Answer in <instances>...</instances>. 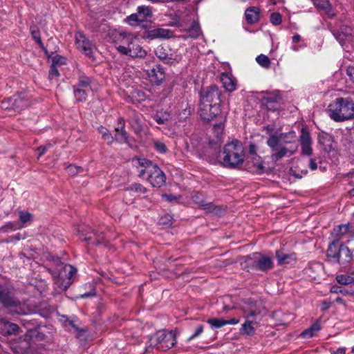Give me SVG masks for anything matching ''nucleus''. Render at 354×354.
Listing matches in <instances>:
<instances>
[{
    "label": "nucleus",
    "instance_id": "nucleus-52",
    "mask_svg": "<svg viewBox=\"0 0 354 354\" xmlns=\"http://www.w3.org/2000/svg\"><path fill=\"white\" fill-rule=\"evenodd\" d=\"M50 145H46V146H40L39 147L37 150L39 151V153H38V156H37V158L39 159L42 155H44L46 150H47V148L48 147H50Z\"/></svg>",
    "mask_w": 354,
    "mask_h": 354
},
{
    "label": "nucleus",
    "instance_id": "nucleus-17",
    "mask_svg": "<svg viewBox=\"0 0 354 354\" xmlns=\"http://www.w3.org/2000/svg\"><path fill=\"white\" fill-rule=\"evenodd\" d=\"M275 257L277 264L279 266L287 267L294 265L297 261V257L295 253H286L282 250H277Z\"/></svg>",
    "mask_w": 354,
    "mask_h": 354
},
{
    "label": "nucleus",
    "instance_id": "nucleus-16",
    "mask_svg": "<svg viewBox=\"0 0 354 354\" xmlns=\"http://www.w3.org/2000/svg\"><path fill=\"white\" fill-rule=\"evenodd\" d=\"M155 54L161 61L167 64H172L180 60V56L173 53H169L167 49L162 46L157 47L155 50Z\"/></svg>",
    "mask_w": 354,
    "mask_h": 354
},
{
    "label": "nucleus",
    "instance_id": "nucleus-51",
    "mask_svg": "<svg viewBox=\"0 0 354 354\" xmlns=\"http://www.w3.org/2000/svg\"><path fill=\"white\" fill-rule=\"evenodd\" d=\"M154 120L159 124H165L167 121V118L165 116H160L158 114H156L154 116Z\"/></svg>",
    "mask_w": 354,
    "mask_h": 354
},
{
    "label": "nucleus",
    "instance_id": "nucleus-61",
    "mask_svg": "<svg viewBox=\"0 0 354 354\" xmlns=\"http://www.w3.org/2000/svg\"><path fill=\"white\" fill-rule=\"evenodd\" d=\"M53 59H55L57 61V62L55 63V66L58 64H64V58H62V57H59V58L54 57Z\"/></svg>",
    "mask_w": 354,
    "mask_h": 354
},
{
    "label": "nucleus",
    "instance_id": "nucleus-11",
    "mask_svg": "<svg viewBox=\"0 0 354 354\" xmlns=\"http://www.w3.org/2000/svg\"><path fill=\"white\" fill-rule=\"evenodd\" d=\"M129 42L131 44L130 48L125 47V46H117V50L122 55H128L132 58H143L146 56V50L138 44L137 39L136 41Z\"/></svg>",
    "mask_w": 354,
    "mask_h": 354
},
{
    "label": "nucleus",
    "instance_id": "nucleus-59",
    "mask_svg": "<svg viewBox=\"0 0 354 354\" xmlns=\"http://www.w3.org/2000/svg\"><path fill=\"white\" fill-rule=\"evenodd\" d=\"M333 354H345V348H339L337 351L333 352Z\"/></svg>",
    "mask_w": 354,
    "mask_h": 354
},
{
    "label": "nucleus",
    "instance_id": "nucleus-6",
    "mask_svg": "<svg viewBox=\"0 0 354 354\" xmlns=\"http://www.w3.org/2000/svg\"><path fill=\"white\" fill-rule=\"evenodd\" d=\"M150 346L160 351H167L176 344V333L165 330L156 332L149 339Z\"/></svg>",
    "mask_w": 354,
    "mask_h": 354
},
{
    "label": "nucleus",
    "instance_id": "nucleus-46",
    "mask_svg": "<svg viewBox=\"0 0 354 354\" xmlns=\"http://www.w3.org/2000/svg\"><path fill=\"white\" fill-rule=\"evenodd\" d=\"M83 171V169L80 167H77L73 165H71L66 167V171L68 175L75 176Z\"/></svg>",
    "mask_w": 354,
    "mask_h": 354
},
{
    "label": "nucleus",
    "instance_id": "nucleus-47",
    "mask_svg": "<svg viewBox=\"0 0 354 354\" xmlns=\"http://www.w3.org/2000/svg\"><path fill=\"white\" fill-rule=\"evenodd\" d=\"M57 61L55 59L53 60V64L50 66V68L49 71V78L50 80L54 79L55 77H57L59 75V73L58 72V70L57 69V66H55V63Z\"/></svg>",
    "mask_w": 354,
    "mask_h": 354
},
{
    "label": "nucleus",
    "instance_id": "nucleus-29",
    "mask_svg": "<svg viewBox=\"0 0 354 354\" xmlns=\"http://www.w3.org/2000/svg\"><path fill=\"white\" fill-rule=\"evenodd\" d=\"M314 6L324 13L328 16H333L334 14L332 12L331 5L328 0H312Z\"/></svg>",
    "mask_w": 354,
    "mask_h": 354
},
{
    "label": "nucleus",
    "instance_id": "nucleus-35",
    "mask_svg": "<svg viewBox=\"0 0 354 354\" xmlns=\"http://www.w3.org/2000/svg\"><path fill=\"white\" fill-rule=\"evenodd\" d=\"M91 79L85 75H80L78 79V83L75 87L81 88H85L86 90L90 91L91 90Z\"/></svg>",
    "mask_w": 354,
    "mask_h": 354
},
{
    "label": "nucleus",
    "instance_id": "nucleus-38",
    "mask_svg": "<svg viewBox=\"0 0 354 354\" xmlns=\"http://www.w3.org/2000/svg\"><path fill=\"white\" fill-rule=\"evenodd\" d=\"M201 33V28L196 22H194L187 30V36L192 39H196Z\"/></svg>",
    "mask_w": 354,
    "mask_h": 354
},
{
    "label": "nucleus",
    "instance_id": "nucleus-2",
    "mask_svg": "<svg viewBox=\"0 0 354 354\" xmlns=\"http://www.w3.org/2000/svg\"><path fill=\"white\" fill-rule=\"evenodd\" d=\"M245 156L241 142L233 140L223 147L221 153V165L226 168H239L244 162Z\"/></svg>",
    "mask_w": 354,
    "mask_h": 354
},
{
    "label": "nucleus",
    "instance_id": "nucleus-14",
    "mask_svg": "<svg viewBox=\"0 0 354 354\" xmlns=\"http://www.w3.org/2000/svg\"><path fill=\"white\" fill-rule=\"evenodd\" d=\"M220 113V104H207L200 106V115L203 120H212Z\"/></svg>",
    "mask_w": 354,
    "mask_h": 354
},
{
    "label": "nucleus",
    "instance_id": "nucleus-23",
    "mask_svg": "<svg viewBox=\"0 0 354 354\" xmlns=\"http://www.w3.org/2000/svg\"><path fill=\"white\" fill-rule=\"evenodd\" d=\"M257 315V313L254 310L250 311L249 315L246 317L247 320L242 324L240 328V333L241 335H245L252 336L254 334L255 330L252 326L254 320L253 319H249L250 317H254Z\"/></svg>",
    "mask_w": 354,
    "mask_h": 354
},
{
    "label": "nucleus",
    "instance_id": "nucleus-34",
    "mask_svg": "<svg viewBox=\"0 0 354 354\" xmlns=\"http://www.w3.org/2000/svg\"><path fill=\"white\" fill-rule=\"evenodd\" d=\"M89 91L74 86V95L77 102H84L87 97V93Z\"/></svg>",
    "mask_w": 354,
    "mask_h": 354
},
{
    "label": "nucleus",
    "instance_id": "nucleus-19",
    "mask_svg": "<svg viewBox=\"0 0 354 354\" xmlns=\"http://www.w3.org/2000/svg\"><path fill=\"white\" fill-rule=\"evenodd\" d=\"M299 142L301 147V154L308 156H310L313 152L311 147L312 140L310 133L304 129H301Z\"/></svg>",
    "mask_w": 354,
    "mask_h": 354
},
{
    "label": "nucleus",
    "instance_id": "nucleus-57",
    "mask_svg": "<svg viewBox=\"0 0 354 354\" xmlns=\"http://www.w3.org/2000/svg\"><path fill=\"white\" fill-rule=\"evenodd\" d=\"M162 198L169 202L176 200V196H174L172 195H169V194H163Z\"/></svg>",
    "mask_w": 354,
    "mask_h": 354
},
{
    "label": "nucleus",
    "instance_id": "nucleus-40",
    "mask_svg": "<svg viewBox=\"0 0 354 354\" xmlns=\"http://www.w3.org/2000/svg\"><path fill=\"white\" fill-rule=\"evenodd\" d=\"M207 322L212 329L220 328L225 326V319H223L210 318L207 320Z\"/></svg>",
    "mask_w": 354,
    "mask_h": 354
},
{
    "label": "nucleus",
    "instance_id": "nucleus-31",
    "mask_svg": "<svg viewBox=\"0 0 354 354\" xmlns=\"http://www.w3.org/2000/svg\"><path fill=\"white\" fill-rule=\"evenodd\" d=\"M141 117L142 115L140 114L133 113L129 120L132 129L136 134L140 133L142 129Z\"/></svg>",
    "mask_w": 354,
    "mask_h": 354
},
{
    "label": "nucleus",
    "instance_id": "nucleus-43",
    "mask_svg": "<svg viewBox=\"0 0 354 354\" xmlns=\"http://www.w3.org/2000/svg\"><path fill=\"white\" fill-rule=\"evenodd\" d=\"M129 190L136 192L138 196L145 194L147 192V189L140 184L132 185Z\"/></svg>",
    "mask_w": 354,
    "mask_h": 354
},
{
    "label": "nucleus",
    "instance_id": "nucleus-25",
    "mask_svg": "<svg viewBox=\"0 0 354 354\" xmlns=\"http://www.w3.org/2000/svg\"><path fill=\"white\" fill-rule=\"evenodd\" d=\"M352 231V226L350 223L342 224L335 226L332 232V235L335 238V241L339 242L342 236Z\"/></svg>",
    "mask_w": 354,
    "mask_h": 354
},
{
    "label": "nucleus",
    "instance_id": "nucleus-13",
    "mask_svg": "<svg viewBox=\"0 0 354 354\" xmlns=\"http://www.w3.org/2000/svg\"><path fill=\"white\" fill-rule=\"evenodd\" d=\"M75 44L78 49L86 55H91L95 48V45L81 32L75 34Z\"/></svg>",
    "mask_w": 354,
    "mask_h": 354
},
{
    "label": "nucleus",
    "instance_id": "nucleus-26",
    "mask_svg": "<svg viewBox=\"0 0 354 354\" xmlns=\"http://www.w3.org/2000/svg\"><path fill=\"white\" fill-rule=\"evenodd\" d=\"M245 17L248 24H253L259 21L260 10L258 7L251 6L245 11Z\"/></svg>",
    "mask_w": 354,
    "mask_h": 354
},
{
    "label": "nucleus",
    "instance_id": "nucleus-60",
    "mask_svg": "<svg viewBox=\"0 0 354 354\" xmlns=\"http://www.w3.org/2000/svg\"><path fill=\"white\" fill-rule=\"evenodd\" d=\"M330 292L337 293L338 292H342V290H341V288L339 287L333 286L331 288Z\"/></svg>",
    "mask_w": 354,
    "mask_h": 354
},
{
    "label": "nucleus",
    "instance_id": "nucleus-18",
    "mask_svg": "<svg viewBox=\"0 0 354 354\" xmlns=\"http://www.w3.org/2000/svg\"><path fill=\"white\" fill-rule=\"evenodd\" d=\"M280 95L278 92L267 93L262 97V103L268 111H275L278 109L277 104L280 100Z\"/></svg>",
    "mask_w": 354,
    "mask_h": 354
},
{
    "label": "nucleus",
    "instance_id": "nucleus-33",
    "mask_svg": "<svg viewBox=\"0 0 354 354\" xmlns=\"http://www.w3.org/2000/svg\"><path fill=\"white\" fill-rule=\"evenodd\" d=\"M338 242L333 241L328 246L327 250V257L330 258L333 262L337 261V256H338V249L337 248Z\"/></svg>",
    "mask_w": 354,
    "mask_h": 354
},
{
    "label": "nucleus",
    "instance_id": "nucleus-30",
    "mask_svg": "<svg viewBox=\"0 0 354 354\" xmlns=\"http://www.w3.org/2000/svg\"><path fill=\"white\" fill-rule=\"evenodd\" d=\"M321 329V324L319 321H316L309 328L304 330L301 333V337L304 339H310L315 337L318 331Z\"/></svg>",
    "mask_w": 354,
    "mask_h": 354
},
{
    "label": "nucleus",
    "instance_id": "nucleus-37",
    "mask_svg": "<svg viewBox=\"0 0 354 354\" xmlns=\"http://www.w3.org/2000/svg\"><path fill=\"white\" fill-rule=\"evenodd\" d=\"M98 132L102 135L103 139L106 142L108 145H111L113 143L114 138L106 128L100 126L98 128Z\"/></svg>",
    "mask_w": 354,
    "mask_h": 354
},
{
    "label": "nucleus",
    "instance_id": "nucleus-53",
    "mask_svg": "<svg viewBox=\"0 0 354 354\" xmlns=\"http://www.w3.org/2000/svg\"><path fill=\"white\" fill-rule=\"evenodd\" d=\"M309 167L311 170H316L317 168L316 160L313 158H310L309 160Z\"/></svg>",
    "mask_w": 354,
    "mask_h": 354
},
{
    "label": "nucleus",
    "instance_id": "nucleus-49",
    "mask_svg": "<svg viewBox=\"0 0 354 354\" xmlns=\"http://www.w3.org/2000/svg\"><path fill=\"white\" fill-rule=\"evenodd\" d=\"M282 18L281 14L279 12H273L270 15V22L274 26H278L281 23Z\"/></svg>",
    "mask_w": 354,
    "mask_h": 354
},
{
    "label": "nucleus",
    "instance_id": "nucleus-20",
    "mask_svg": "<svg viewBox=\"0 0 354 354\" xmlns=\"http://www.w3.org/2000/svg\"><path fill=\"white\" fill-rule=\"evenodd\" d=\"M0 330L3 335L8 336L17 334L19 327L17 324L10 322L4 318H0Z\"/></svg>",
    "mask_w": 354,
    "mask_h": 354
},
{
    "label": "nucleus",
    "instance_id": "nucleus-45",
    "mask_svg": "<svg viewBox=\"0 0 354 354\" xmlns=\"http://www.w3.org/2000/svg\"><path fill=\"white\" fill-rule=\"evenodd\" d=\"M201 206L203 209L214 214H218V211L220 210L218 207L214 205L212 203H202Z\"/></svg>",
    "mask_w": 354,
    "mask_h": 354
},
{
    "label": "nucleus",
    "instance_id": "nucleus-64",
    "mask_svg": "<svg viewBox=\"0 0 354 354\" xmlns=\"http://www.w3.org/2000/svg\"><path fill=\"white\" fill-rule=\"evenodd\" d=\"M335 300H336V302H337L339 304H344V301L343 299L339 297H337Z\"/></svg>",
    "mask_w": 354,
    "mask_h": 354
},
{
    "label": "nucleus",
    "instance_id": "nucleus-58",
    "mask_svg": "<svg viewBox=\"0 0 354 354\" xmlns=\"http://www.w3.org/2000/svg\"><path fill=\"white\" fill-rule=\"evenodd\" d=\"M348 75L351 77L354 82V67H349L348 69Z\"/></svg>",
    "mask_w": 354,
    "mask_h": 354
},
{
    "label": "nucleus",
    "instance_id": "nucleus-39",
    "mask_svg": "<svg viewBox=\"0 0 354 354\" xmlns=\"http://www.w3.org/2000/svg\"><path fill=\"white\" fill-rule=\"evenodd\" d=\"M257 62L263 68H269L270 67V60L267 55L261 54L256 57Z\"/></svg>",
    "mask_w": 354,
    "mask_h": 354
},
{
    "label": "nucleus",
    "instance_id": "nucleus-15",
    "mask_svg": "<svg viewBox=\"0 0 354 354\" xmlns=\"http://www.w3.org/2000/svg\"><path fill=\"white\" fill-rule=\"evenodd\" d=\"M10 104V108L20 111L27 107L29 105L28 101L22 95H17L8 99V102H3L1 107L3 109H8L6 104Z\"/></svg>",
    "mask_w": 354,
    "mask_h": 354
},
{
    "label": "nucleus",
    "instance_id": "nucleus-4",
    "mask_svg": "<svg viewBox=\"0 0 354 354\" xmlns=\"http://www.w3.org/2000/svg\"><path fill=\"white\" fill-rule=\"evenodd\" d=\"M138 176L145 178L153 187H161L166 181L165 173L153 162L143 158L136 160Z\"/></svg>",
    "mask_w": 354,
    "mask_h": 354
},
{
    "label": "nucleus",
    "instance_id": "nucleus-1",
    "mask_svg": "<svg viewBox=\"0 0 354 354\" xmlns=\"http://www.w3.org/2000/svg\"><path fill=\"white\" fill-rule=\"evenodd\" d=\"M295 140V131L271 133L266 141L272 151L271 159L277 162L283 157H290L295 154L297 150Z\"/></svg>",
    "mask_w": 354,
    "mask_h": 354
},
{
    "label": "nucleus",
    "instance_id": "nucleus-41",
    "mask_svg": "<svg viewBox=\"0 0 354 354\" xmlns=\"http://www.w3.org/2000/svg\"><path fill=\"white\" fill-rule=\"evenodd\" d=\"M337 282L340 284L348 285L354 283V278L347 274H339L336 277Z\"/></svg>",
    "mask_w": 354,
    "mask_h": 354
},
{
    "label": "nucleus",
    "instance_id": "nucleus-28",
    "mask_svg": "<svg viewBox=\"0 0 354 354\" xmlns=\"http://www.w3.org/2000/svg\"><path fill=\"white\" fill-rule=\"evenodd\" d=\"M129 41H136V38L131 33L122 32H120L116 37L118 46H125V47L130 48L131 44H130Z\"/></svg>",
    "mask_w": 354,
    "mask_h": 354
},
{
    "label": "nucleus",
    "instance_id": "nucleus-54",
    "mask_svg": "<svg viewBox=\"0 0 354 354\" xmlns=\"http://www.w3.org/2000/svg\"><path fill=\"white\" fill-rule=\"evenodd\" d=\"M239 322H240V320L236 318H232V319H227V320L225 319V325H227V324L235 325V324H237L238 323H239Z\"/></svg>",
    "mask_w": 354,
    "mask_h": 354
},
{
    "label": "nucleus",
    "instance_id": "nucleus-12",
    "mask_svg": "<svg viewBox=\"0 0 354 354\" xmlns=\"http://www.w3.org/2000/svg\"><path fill=\"white\" fill-rule=\"evenodd\" d=\"M221 92L218 86L215 85L210 86L201 93V104L204 105L207 104H220Z\"/></svg>",
    "mask_w": 354,
    "mask_h": 354
},
{
    "label": "nucleus",
    "instance_id": "nucleus-8",
    "mask_svg": "<svg viewBox=\"0 0 354 354\" xmlns=\"http://www.w3.org/2000/svg\"><path fill=\"white\" fill-rule=\"evenodd\" d=\"M79 236L83 241L96 245L104 243V236L102 233L92 230L89 227L80 225L77 228Z\"/></svg>",
    "mask_w": 354,
    "mask_h": 354
},
{
    "label": "nucleus",
    "instance_id": "nucleus-9",
    "mask_svg": "<svg viewBox=\"0 0 354 354\" xmlns=\"http://www.w3.org/2000/svg\"><path fill=\"white\" fill-rule=\"evenodd\" d=\"M77 270L69 264L64 266L62 270L55 279V283L62 290H66L71 284V278L76 273Z\"/></svg>",
    "mask_w": 354,
    "mask_h": 354
},
{
    "label": "nucleus",
    "instance_id": "nucleus-10",
    "mask_svg": "<svg viewBox=\"0 0 354 354\" xmlns=\"http://www.w3.org/2000/svg\"><path fill=\"white\" fill-rule=\"evenodd\" d=\"M0 304L5 307H14L19 304L13 289L7 283L0 282Z\"/></svg>",
    "mask_w": 354,
    "mask_h": 354
},
{
    "label": "nucleus",
    "instance_id": "nucleus-21",
    "mask_svg": "<svg viewBox=\"0 0 354 354\" xmlns=\"http://www.w3.org/2000/svg\"><path fill=\"white\" fill-rule=\"evenodd\" d=\"M125 122L122 118L118 119V126L115 128L116 132L115 135V140L120 143L128 142V134L124 129Z\"/></svg>",
    "mask_w": 354,
    "mask_h": 354
},
{
    "label": "nucleus",
    "instance_id": "nucleus-32",
    "mask_svg": "<svg viewBox=\"0 0 354 354\" xmlns=\"http://www.w3.org/2000/svg\"><path fill=\"white\" fill-rule=\"evenodd\" d=\"M221 81L224 88L228 92H232L236 89L235 81L227 73H223L221 75Z\"/></svg>",
    "mask_w": 354,
    "mask_h": 354
},
{
    "label": "nucleus",
    "instance_id": "nucleus-3",
    "mask_svg": "<svg viewBox=\"0 0 354 354\" xmlns=\"http://www.w3.org/2000/svg\"><path fill=\"white\" fill-rule=\"evenodd\" d=\"M327 113L335 122H341L354 118V100L350 97H337L328 106Z\"/></svg>",
    "mask_w": 354,
    "mask_h": 354
},
{
    "label": "nucleus",
    "instance_id": "nucleus-48",
    "mask_svg": "<svg viewBox=\"0 0 354 354\" xmlns=\"http://www.w3.org/2000/svg\"><path fill=\"white\" fill-rule=\"evenodd\" d=\"M203 330H204V326L202 325V324L198 325L196 327L194 333L189 337H188V339H187V342H189L192 339L199 337L202 334V333L203 332Z\"/></svg>",
    "mask_w": 354,
    "mask_h": 354
},
{
    "label": "nucleus",
    "instance_id": "nucleus-55",
    "mask_svg": "<svg viewBox=\"0 0 354 354\" xmlns=\"http://www.w3.org/2000/svg\"><path fill=\"white\" fill-rule=\"evenodd\" d=\"M4 227L6 228V229H10L11 230H15L17 229V225L14 223H12V222H9L8 223H6L5 225H4Z\"/></svg>",
    "mask_w": 354,
    "mask_h": 354
},
{
    "label": "nucleus",
    "instance_id": "nucleus-36",
    "mask_svg": "<svg viewBox=\"0 0 354 354\" xmlns=\"http://www.w3.org/2000/svg\"><path fill=\"white\" fill-rule=\"evenodd\" d=\"M21 324L24 327L27 328L28 330L32 333V335H31L32 337L36 335V334H39V332L36 328V323L33 322L31 320L23 319H21Z\"/></svg>",
    "mask_w": 354,
    "mask_h": 354
},
{
    "label": "nucleus",
    "instance_id": "nucleus-22",
    "mask_svg": "<svg viewBox=\"0 0 354 354\" xmlns=\"http://www.w3.org/2000/svg\"><path fill=\"white\" fill-rule=\"evenodd\" d=\"M248 152L251 158L254 161V166L256 168L255 171L257 173H263L264 171V167L262 161L260 160V157L257 155V145L254 143H250L248 147Z\"/></svg>",
    "mask_w": 354,
    "mask_h": 354
},
{
    "label": "nucleus",
    "instance_id": "nucleus-56",
    "mask_svg": "<svg viewBox=\"0 0 354 354\" xmlns=\"http://www.w3.org/2000/svg\"><path fill=\"white\" fill-rule=\"evenodd\" d=\"M352 30L351 28L345 26L342 28V32L345 34L346 36L351 35Z\"/></svg>",
    "mask_w": 354,
    "mask_h": 354
},
{
    "label": "nucleus",
    "instance_id": "nucleus-44",
    "mask_svg": "<svg viewBox=\"0 0 354 354\" xmlns=\"http://www.w3.org/2000/svg\"><path fill=\"white\" fill-rule=\"evenodd\" d=\"M153 147L158 152L161 153H165L167 151L165 144L160 140H156L153 142Z\"/></svg>",
    "mask_w": 354,
    "mask_h": 354
},
{
    "label": "nucleus",
    "instance_id": "nucleus-50",
    "mask_svg": "<svg viewBox=\"0 0 354 354\" xmlns=\"http://www.w3.org/2000/svg\"><path fill=\"white\" fill-rule=\"evenodd\" d=\"M30 31L32 36L33 39L36 41V42L39 44H42L39 32L33 28H30Z\"/></svg>",
    "mask_w": 354,
    "mask_h": 354
},
{
    "label": "nucleus",
    "instance_id": "nucleus-62",
    "mask_svg": "<svg viewBox=\"0 0 354 354\" xmlns=\"http://www.w3.org/2000/svg\"><path fill=\"white\" fill-rule=\"evenodd\" d=\"M301 37L299 35H295L292 37V42L297 43L300 41Z\"/></svg>",
    "mask_w": 354,
    "mask_h": 354
},
{
    "label": "nucleus",
    "instance_id": "nucleus-7",
    "mask_svg": "<svg viewBox=\"0 0 354 354\" xmlns=\"http://www.w3.org/2000/svg\"><path fill=\"white\" fill-rule=\"evenodd\" d=\"M152 17V10L149 6H140L137 12L127 17L125 21L131 26H138Z\"/></svg>",
    "mask_w": 354,
    "mask_h": 354
},
{
    "label": "nucleus",
    "instance_id": "nucleus-42",
    "mask_svg": "<svg viewBox=\"0 0 354 354\" xmlns=\"http://www.w3.org/2000/svg\"><path fill=\"white\" fill-rule=\"evenodd\" d=\"M32 215L28 212L20 211L19 212V218L22 223L30 222L32 220Z\"/></svg>",
    "mask_w": 354,
    "mask_h": 354
},
{
    "label": "nucleus",
    "instance_id": "nucleus-5",
    "mask_svg": "<svg viewBox=\"0 0 354 354\" xmlns=\"http://www.w3.org/2000/svg\"><path fill=\"white\" fill-rule=\"evenodd\" d=\"M244 259V263L248 268L267 272L274 268L272 257L261 252H253L245 257Z\"/></svg>",
    "mask_w": 354,
    "mask_h": 354
},
{
    "label": "nucleus",
    "instance_id": "nucleus-63",
    "mask_svg": "<svg viewBox=\"0 0 354 354\" xmlns=\"http://www.w3.org/2000/svg\"><path fill=\"white\" fill-rule=\"evenodd\" d=\"M263 130H266L267 133H272L274 131V129L270 126H266L263 127Z\"/></svg>",
    "mask_w": 354,
    "mask_h": 354
},
{
    "label": "nucleus",
    "instance_id": "nucleus-24",
    "mask_svg": "<svg viewBox=\"0 0 354 354\" xmlns=\"http://www.w3.org/2000/svg\"><path fill=\"white\" fill-rule=\"evenodd\" d=\"M147 37L151 39H169L173 37V32L169 29L158 28L149 31Z\"/></svg>",
    "mask_w": 354,
    "mask_h": 354
},
{
    "label": "nucleus",
    "instance_id": "nucleus-27",
    "mask_svg": "<svg viewBox=\"0 0 354 354\" xmlns=\"http://www.w3.org/2000/svg\"><path fill=\"white\" fill-rule=\"evenodd\" d=\"M353 256L348 247L341 245L338 249L337 263L344 264L352 260Z\"/></svg>",
    "mask_w": 354,
    "mask_h": 354
}]
</instances>
